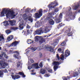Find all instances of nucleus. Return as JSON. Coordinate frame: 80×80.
I'll return each mask as SVG.
<instances>
[{
    "label": "nucleus",
    "mask_w": 80,
    "mask_h": 80,
    "mask_svg": "<svg viewBox=\"0 0 80 80\" xmlns=\"http://www.w3.org/2000/svg\"><path fill=\"white\" fill-rule=\"evenodd\" d=\"M12 9H8L4 8L2 12H1L0 16L4 17L5 14L6 18H9L10 17L14 18L15 17V12L13 10H12Z\"/></svg>",
    "instance_id": "f257e3e1"
},
{
    "label": "nucleus",
    "mask_w": 80,
    "mask_h": 80,
    "mask_svg": "<svg viewBox=\"0 0 80 80\" xmlns=\"http://www.w3.org/2000/svg\"><path fill=\"white\" fill-rule=\"evenodd\" d=\"M58 40L56 39L55 42L51 45V46H50L48 45H45L44 46V45H42V46L38 47L37 48V50H41L42 49H43V48H45L47 49L48 51L52 52H53V48H55V47L58 44Z\"/></svg>",
    "instance_id": "f03ea898"
},
{
    "label": "nucleus",
    "mask_w": 80,
    "mask_h": 80,
    "mask_svg": "<svg viewBox=\"0 0 80 80\" xmlns=\"http://www.w3.org/2000/svg\"><path fill=\"white\" fill-rule=\"evenodd\" d=\"M4 56V57L6 58H8V57L7 56L5 53H3L0 55V69H4L5 67H7L8 66V63L4 62L5 60L2 57Z\"/></svg>",
    "instance_id": "7ed1b4c3"
},
{
    "label": "nucleus",
    "mask_w": 80,
    "mask_h": 80,
    "mask_svg": "<svg viewBox=\"0 0 80 80\" xmlns=\"http://www.w3.org/2000/svg\"><path fill=\"white\" fill-rule=\"evenodd\" d=\"M50 28H51L50 26L45 25L43 26V28H42L36 31V34L40 35V34L43 33H47L50 31Z\"/></svg>",
    "instance_id": "20e7f679"
},
{
    "label": "nucleus",
    "mask_w": 80,
    "mask_h": 80,
    "mask_svg": "<svg viewBox=\"0 0 80 80\" xmlns=\"http://www.w3.org/2000/svg\"><path fill=\"white\" fill-rule=\"evenodd\" d=\"M59 11V10H58V8H56L55 10H54V12H52L50 13H48V15L49 16V17H50V18H51V17L52 18V19H55H55L57 18V15H56V16L55 17V18H54L53 17H52V16H53L54 15H55L56 13H57V12H58Z\"/></svg>",
    "instance_id": "39448f33"
},
{
    "label": "nucleus",
    "mask_w": 80,
    "mask_h": 80,
    "mask_svg": "<svg viewBox=\"0 0 80 80\" xmlns=\"http://www.w3.org/2000/svg\"><path fill=\"white\" fill-rule=\"evenodd\" d=\"M61 61H59L58 62L57 61H54L52 63V64L54 65L53 68L54 71H56L57 70V69H58V68H60V67L58 68V65H60V64H61Z\"/></svg>",
    "instance_id": "423d86ee"
},
{
    "label": "nucleus",
    "mask_w": 80,
    "mask_h": 80,
    "mask_svg": "<svg viewBox=\"0 0 80 80\" xmlns=\"http://www.w3.org/2000/svg\"><path fill=\"white\" fill-rule=\"evenodd\" d=\"M77 11L73 13H72L71 11L69 12L68 14V16L69 18L68 19V21H69V20H73V19H75V15L77 14Z\"/></svg>",
    "instance_id": "0eeeda50"
},
{
    "label": "nucleus",
    "mask_w": 80,
    "mask_h": 80,
    "mask_svg": "<svg viewBox=\"0 0 80 80\" xmlns=\"http://www.w3.org/2000/svg\"><path fill=\"white\" fill-rule=\"evenodd\" d=\"M23 18L24 20H25L26 22L27 21H30L31 22H33V19L31 16L29 17L27 14H24L22 15Z\"/></svg>",
    "instance_id": "6e6552de"
},
{
    "label": "nucleus",
    "mask_w": 80,
    "mask_h": 80,
    "mask_svg": "<svg viewBox=\"0 0 80 80\" xmlns=\"http://www.w3.org/2000/svg\"><path fill=\"white\" fill-rule=\"evenodd\" d=\"M58 2H57V1H54L48 6L49 10H52V8H54L55 7L58 6Z\"/></svg>",
    "instance_id": "1a4fd4ad"
},
{
    "label": "nucleus",
    "mask_w": 80,
    "mask_h": 80,
    "mask_svg": "<svg viewBox=\"0 0 80 80\" xmlns=\"http://www.w3.org/2000/svg\"><path fill=\"white\" fill-rule=\"evenodd\" d=\"M42 16V10L40 9L39 10V13L38 12L36 13L34 15L33 17L35 18H39Z\"/></svg>",
    "instance_id": "9d476101"
},
{
    "label": "nucleus",
    "mask_w": 80,
    "mask_h": 80,
    "mask_svg": "<svg viewBox=\"0 0 80 80\" xmlns=\"http://www.w3.org/2000/svg\"><path fill=\"white\" fill-rule=\"evenodd\" d=\"M39 40H40V41H39L40 43H43V42H45V40H44V39H42V36H40V37L36 36V37H35V42H38Z\"/></svg>",
    "instance_id": "9b49d317"
},
{
    "label": "nucleus",
    "mask_w": 80,
    "mask_h": 80,
    "mask_svg": "<svg viewBox=\"0 0 80 80\" xmlns=\"http://www.w3.org/2000/svg\"><path fill=\"white\" fill-rule=\"evenodd\" d=\"M63 15L62 13H61L59 14V16L58 18L56 19V22L57 23H60V22H62V20L61 19L62 18V16Z\"/></svg>",
    "instance_id": "f8f14e48"
},
{
    "label": "nucleus",
    "mask_w": 80,
    "mask_h": 80,
    "mask_svg": "<svg viewBox=\"0 0 80 80\" xmlns=\"http://www.w3.org/2000/svg\"><path fill=\"white\" fill-rule=\"evenodd\" d=\"M31 68H34V69H38V68H40V67L38 66V63H35L32 64L31 65Z\"/></svg>",
    "instance_id": "ddd939ff"
},
{
    "label": "nucleus",
    "mask_w": 80,
    "mask_h": 80,
    "mask_svg": "<svg viewBox=\"0 0 80 80\" xmlns=\"http://www.w3.org/2000/svg\"><path fill=\"white\" fill-rule=\"evenodd\" d=\"M28 65H30L32 64V63H34V60H33L32 59H30L29 58V57H28Z\"/></svg>",
    "instance_id": "4468645a"
},
{
    "label": "nucleus",
    "mask_w": 80,
    "mask_h": 80,
    "mask_svg": "<svg viewBox=\"0 0 80 80\" xmlns=\"http://www.w3.org/2000/svg\"><path fill=\"white\" fill-rule=\"evenodd\" d=\"M70 55V53L69 50H66L65 53V57H67L69 56Z\"/></svg>",
    "instance_id": "2eb2a0df"
},
{
    "label": "nucleus",
    "mask_w": 80,
    "mask_h": 80,
    "mask_svg": "<svg viewBox=\"0 0 80 80\" xmlns=\"http://www.w3.org/2000/svg\"><path fill=\"white\" fill-rule=\"evenodd\" d=\"M11 77L12 79L13 80H15L16 79H18L20 78V76L18 75H15V76L13 75H11Z\"/></svg>",
    "instance_id": "dca6fc26"
},
{
    "label": "nucleus",
    "mask_w": 80,
    "mask_h": 80,
    "mask_svg": "<svg viewBox=\"0 0 80 80\" xmlns=\"http://www.w3.org/2000/svg\"><path fill=\"white\" fill-rule=\"evenodd\" d=\"M19 27L20 30H23V23L22 22H21V23L19 24Z\"/></svg>",
    "instance_id": "f3484780"
},
{
    "label": "nucleus",
    "mask_w": 80,
    "mask_h": 80,
    "mask_svg": "<svg viewBox=\"0 0 80 80\" xmlns=\"http://www.w3.org/2000/svg\"><path fill=\"white\" fill-rule=\"evenodd\" d=\"M9 21L10 24L12 26H13V25H15V23H16L15 20H10Z\"/></svg>",
    "instance_id": "a211bd4d"
},
{
    "label": "nucleus",
    "mask_w": 80,
    "mask_h": 80,
    "mask_svg": "<svg viewBox=\"0 0 80 80\" xmlns=\"http://www.w3.org/2000/svg\"><path fill=\"white\" fill-rule=\"evenodd\" d=\"M40 73L41 74H42V75H44L45 74V73H46V70L45 69H41L40 71Z\"/></svg>",
    "instance_id": "6ab92c4d"
},
{
    "label": "nucleus",
    "mask_w": 80,
    "mask_h": 80,
    "mask_svg": "<svg viewBox=\"0 0 80 80\" xmlns=\"http://www.w3.org/2000/svg\"><path fill=\"white\" fill-rule=\"evenodd\" d=\"M19 43V42L18 41H15L13 42L11 44V46H17V45H18Z\"/></svg>",
    "instance_id": "aec40b11"
},
{
    "label": "nucleus",
    "mask_w": 80,
    "mask_h": 80,
    "mask_svg": "<svg viewBox=\"0 0 80 80\" xmlns=\"http://www.w3.org/2000/svg\"><path fill=\"white\" fill-rule=\"evenodd\" d=\"M8 22H9V21H5L3 22L4 26L5 27H7L8 25H9V23Z\"/></svg>",
    "instance_id": "412c9836"
},
{
    "label": "nucleus",
    "mask_w": 80,
    "mask_h": 80,
    "mask_svg": "<svg viewBox=\"0 0 80 80\" xmlns=\"http://www.w3.org/2000/svg\"><path fill=\"white\" fill-rule=\"evenodd\" d=\"M18 75H20L21 76H22L23 78H25L26 76L24 74V73L22 72H19L18 73H17Z\"/></svg>",
    "instance_id": "4be33fe9"
},
{
    "label": "nucleus",
    "mask_w": 80,
    "mask_h": 80,
    "mask_svg": "<svg viewBox=\"0 0 80 80\" xmlns=\"http://www.w3.org/2000/svg\"><path fill=\"white\" fill-rule=\"evenodd\" d=\"M13 36L12 35H11L9 36L8 38H7V40L8 41H10L11 40H12V39H13Z\"/></svg>",
    "instance_id": "5701e85b"
},
{
    "label": "nucleus",
    "mask_w": 80,
    "mask_h": 80,
    "mask_svg": "<svg viewBox=\"0 0 80 80\" xmlns=\"http://www.w3.org/2000/svg\"><path fill=\"white\" fill-rule=\"evenodd\" d=\"M17 67L18 68L19 67L20 68V69L22 68V67L21 66V62L19 61L18 62V64L17 65Z\"/></svg>",
    "instance_id": "b1692460"
},
{
    "label": "nucleus",
    "mask_w": 80,
    "mask_h": 80,
    "mask_svg": "<svg viewBox=\"0 0 80 80\" xmlns=\"http://www.w3.org/2000/svg\"><path fill=\"white\" fill-rule=\"evenodd\" d=\"M14 57H15L16 58H18V59H20V58H21V57L20 55L16 54L14 55Z\"/></svg>",
    "instance_id": "393cba45"
},
{
    "label": "nucleus",
    "mask_w": 80,
    "mask_h": 80,
    "mask_svg": "<svg viewBox=\"0 0 80 80\" xmlns=\"http://www.w3.org/2000/svg\"><path fill=\"white\" fill-rule=\"evenodd\" d=\"M27 42L28 44H31L32 43H33V41H32L31 39H28L27 41Z\"/></svg>",
    "instance_id": "a878e982"
},
{
    "label": "nucleus",
    "mask_w": 80,
    "mask_h": 80,
    "mask_svg": "<svg viewBox=\"0 0 80 80\" xmlns=\"http://www.w3.org/2000/svg\"><path fill=\"white\" fill-rule=\"evenodd\" d=\"M49 23L50 25H54V21L52 19H51L49 20Z\"/></svg>",
    "instance_id": "bb28decb"
},
{
    "label": "nucleus",
    "mask_w": 80,
    "mask_h": 80,
    "mask_svg": "<svg viewBox=\"0 0 80 80\" xmlns=\"http://www.w3.org/2000/svg\"><path fill=\"white\" fill-rule=\"evenodd\" d=\"M36 27H40V23L38 21H37L36 23L35 24Z\"/></svg>",
    "instance_id": "cd10ccee"
},
{
    "label": "nucleus",
    "mask_w": 80,
    "mask_h": 80,
    "mask_svg": "<svg viewBox=\"0 0 80 80\" xmlns=\"http://www.w3.org/2000/svg\"><path fill=\"white\" fill-rule=\"evenodd\" d=\"M2 40H4L3 35L0 34V41H2Z\"/></svg>",
    "instance_id": "c85d7f7f"
},
{
    "label": "nucleus",
    "mask_w": 80,
    "mask_h": 80,
    "mask_svg": "<svg viewBox=\"0 0 80 80\" xmlns=\"http://www.w3.org/2000/svg\"><path fill=\"white\" fill-rule=\"evenodd\" d=\"M78 76V73L77 72H75L73 74V76L74 77H77V76Z\"/></svg>",
    "instance_id": "c756f323"
},
{
    "label": "nucleus",
    "mask_w": 80,
    "mask_h": 80,
    "mask_svg": "<svg viewBox=\"0 0 80 80\" xmlns=\"http://www.w3.org/2000/svg\"><path fill=\"white\" fill-rule=\"evenodd\" d=\"M37 49V48L36 47L35 48H31V50L33 52H35V51H36Z\"/></svg>",
    "instance_id": "7c9ffc66"
},
{
    "label": "nucleus",
    "mask_w": 80,
    "mask_h": 80,
    "mask_svg": "<svg viewBox=\"0 0 80 80\" xmlns=\"http://www.w3.org/2000/svg\"><path fill=\"white\" fill-rule=\"evenodd\" d=\"M64 57L63 54H61L60 59L61 60H62V61H63V60H64Z\"/></svg>",
    "instance_id": "2f4dec72"
},
{
    "label": "nucleus",
    "mask_w": 80,
    "mask_h": 80,
    "mask_svg": "<svg viewBox=\"0 0 80 80\" xmlns=\"http://www.w3.org/2000/svg\"><path fill=\"white\" fill-rule=\"evenodd\" d=\"M5 32L7 34H10L11 33V31L10 30H6L5 31Z\"/></svg>",
    "instance_id": "473e14b6"
},
{
    "label": "nucleus",
    "mask_w": 80,
    "mask_h": 80,
    "mask_svg": "<svg viewBox=\"0 0 80 80\" xmlns=\"http://www.w3.org/2000/svg\"><path fill=\"white\" fill-rule=\"evenodd\" d=\"M50 74L48 73L46 74L44 76V77H50Z\"/></svg>",
    "instance_id": "72a5a7b5"
},
{
    "label": "nucleus",
    "mask_w": 80,
    "mask_h": 80,
    "mask_svg": "<svg viewBox=\"0 0 80 80\" xmlns=\"http://www.w3.org/2000/svg\"><path fill=\"white\" fill-rule=\"evenodd\" d=\"M3 73L2 71H0V77H3Z\"/></svg>",
    "instance_id": "f704fd0d"
},
{
    "label": "nucleus",
    "mask_w": 80,
    "mask_h": 80,
    "mask_svg": "<svg viewBox=\"0 0 80 80\" xmlns=\"http://www.w3.org/2000/svg\"><path fill=\"white\" fill-rule=\"evenodd\" d=\"M39 66L40 67H41V68H42L43 67V63L42 62H41L39 64Z\"/></svg>",
    "instance_id": "c9c22d12"
},
{
    "label": "nucleus",
    "mask_w": 80,
    "mask_h": 80,
    "mask_svg": "<svg viewBox=\"0 0 80 80\" xmlns=\"http://www.w3.org/2000/svg\"><path fill=\"white\" fill-rule=\"evenodd\" d=\"M27 32H28V34H30V33H32V30H27Z\"/></svg>",
    "instance_id": "e433bc0d"
},
{
    "label": "nucleus",
    "mask_w": 80,
    "mask_h": 80,
    "mask_svg": "<svg viewBox=\"0 0 80 80\" xmlns=\"http://www.w3.org/2000/svg\"><path fill=\"white\" fill-rule=\"evenodd\" d=\"M11 29L12 30H17L18 29V28L17 27L12 28Z\"/></svg>",
    "instance_id": "4c0bfd02"
},
{
    "label": "nucleus",
    "mask_w": 80,
    "mask_h": 80,
    "mask_svg": "<svg viewBox=\"0 0 80 80\" xmlns=\"http://www.w3.org/2000/svg\"><path fill=\"white\" fill-rule=\"evenodd\" d=\"M68 35L69 37H70V36H72V32H71L70 33H68Z\"/></svg>",
    "instance_id": "58836bf2"
},
{
    "label": "nucleus",
    "mask_w": 80,
    "mask_h": 80,
    "mask_svg": "<svg viewBox=\"0 0 80 80\" xmlns=\"http://www.w3.org/2000/svg\"><path fill=\"white\" fill-rule=\"evenodd\" d=\"M48 72H50V73H52V70L50 69H48Z\"/></svg>",
    "instance_id": "ea45409f"
},
{
    "label": "nucleus",
    "mask_w": 80,
    "mask_h": 80,
    "mask_svg": "<svg viewBox=\"0 0 80 80\" xmlns=\"http://www.w3.org/2000/svg\"><path fill=\"white\" fill-rule=\"evenodd\" d=\"M56 57L58 59V60H60V57H59V56L58 55V54H57Z\"/></svg>",
    "instance_id": "a19ab883"
},
{
    "label": "nucleus",
    "mask_w": 80,
    "mask_h": 80,
    "mask_svg": "<svg viewBox=\"0 0 80 80\" xmlns=\"http://www.w3.org/2000/svg\"><path fill=\"white\" fill-rule=\"evenodd\" d=\"M65 42H64L61 44V46H63L65 45Z\"/></svg>",
    "instance_id": "79ce46f5"
},
{
    "label": "nucleus",
    "mask_w": 80,
    "mask_h": 80,
    "mask_svg": "<svg viewBox=\"0 0 80 80\" xmlns=\"http://www.w3.org/2000/svg\"><path fill=\"white\" fill-rule=\"evenodd\" d=\"M26 28H30V26L29 25L27 24L26 26Z\"/></svg>",
    "instance_id": "37998d69"
},
{
    "label": "nucleus",
    "mask_w": 80,
    "mask_h": 80,
    "mask_svg": "<svg viewBox=\"0 0 80 80\" xmlns=\"http://www.w3.org/2000/svg\"><path fill=\"white\" fill-rule=\"evenodd\" d=\"M3 72H4V73H7L8 72L7 70V69H5L3 70Z\"/></svg>",
    "instance_id": "c03bdc74"
},
{
    "label": "nucleus",
    "mask_w": 80,
    "mask_h": 80,
    "mask_svg": "<svg viewBox=\"0 0 80 80\" xmlns=\"http://www.w3.org/2000/svg\"><path fill=\"white\" fill-rule=\"evenodd\" d=\"M12 45L9 44L7 45V47H8V48H9L10 47H12Z\"/></svg>",
    "instance_id": "a18cd8bd"
},
{
    "label": "nucleus",
    "mask_w": 80,
    "mask_h": 80,
    "mask_svg": "<svg viewBox=\"0 0 80 80\" xmlns=\"http://www.w3.org/2000/svg\"><path fill=\"white\" fill-rule=\"evenodd\" d=\"M30 50H29L28 51H27V52H26V53H25L26 55H27V54H28V53H29V52H30Z\"/></svg>",
    "instance_id": "49530a36"
},
{
    "label": "nucleus",
    "mask_w": 80,
    "mask_h": 80,
    "mask_svg": "<svg viewBox=\"0 0 80 80\" xmlns=\"http://www.w3.org/2000/svg\"><path fill=\"white\" fill-rule=\"evenodd\" d=\"M62 79L63 80H67V78H66L65 77H62Z\"/></svg>",
    "instance_id": "de8ad7c7"
},
{
    "label": "nucleus",
    "mask_w": 80,
    "mask_h": 80,
    "mask_svg": "<svg viewBox=\"0 0 80 80\" xmlns=\"http://www.w3.org/2000/svg\"><path fill=\"white\" fill-rule=\"evenodd\" d=\"M39 57H42V54L41 52H39Z\"/></svg>",
    "instance_id": "09e8293b"
},
{
    "label": "nucleus",
    "mask_w": 80,
    "mask_h": 80,
    "mask_svg": "<svg viewBox=\"0 0 80 80\" xmlns=\"http://www.w3.org/2000/svg\"><path fill=\"white\" fill-rule=\"evenodd\" d=\"M28 69L29 70H31V69L32 68V66H31V67L30 66H28Z\"/></svg>",
    "instance_id": "8fccbe9b"
},
{
    "label": "nucleus",
    "mask_w": 80,
    "mask_h": 80,
    "mask_svg": "<svg viewBox=\"0 0 80 80\" xmlns=\"http://www.w3.org/2000/svg\"><path fill=\"white\" fill-rule=\"evenodd\" d=\"M14 53H17V54H19V52H18V51H15Z\"/></svg>",
    "instance_id": "3c124183"
},
{
    "label": "nucleus",
    "mask_w": 80,
    "mask_h": 80,
    "mask_svg": "<svg viewBox=\"0 0 80 80\" xmlns=\"http://www.w3.org/2000/svg\"><path fill=\"white\" fill-rule=\"evenodd\" d=\"M32 11L33 12H35V11H36V9H33L32 10Z\"/></svg>",
    "instance_id": "603ef678"
},
{
    "label": "nucleus",
    "mask_w": 80,
    "mask_h": 80,
    "mask_svg": "<svg viewBox=\"0 0 80 80\" xmlns=\"http://www.w3.org/2000/svg\"><path fill=\"white\" fill-rule=\"evenodd\" d=\"M58 50L59 52H61V51H62V49H61L60 48H59L58 49Z\"/></svg>",
    "instance_id": "864d4df0"
},
{
    "label": "nucleus",
    "mask_w": 80,
    "mask_h": 80,
    "mask_svg": "<svg viewBox=\"0 0 80 80\" xmlns=\"http://www.w3.org/2000/svg\"><path fill=\"white\" fill-rule=\"evenodd\" d=\"M43 37H48V36H47V35H46V36H44L43 37V38L42 37V38H43Z\"/></svg>",
    "instance_id": "5fc2aeb1"
},
{
    "label": "nucleus",
    "mask_w": 80,
    "mask_h": 80,
    "mask_svg": "<svg viewBox=\"0 0 80 80\" xmlns=\"http://www.w3.org/2000/svg\"><path fill=\"white\" fill-rule=\"evenodd\" d=\"M31 75H35V74H36V73H35V72H32L31 73Z\"/></svg>",
    "instance_id": "6e6d98bb"
},
{
    "label": "nucleus",
    "mask_w": 80,
    "mask_h": 80,
    "mask_svg": "<svg viewBox=\"0 0 80 80\" xmlns=\"http://www.w3.org/2000/svg\"><path fill=\"white\" fill-rule=\"evenodd\" d=\"M9 62H12V59H10L9 60Z\"/></svg>",
    "instance_id": "4d7b16f0"
},
{
    "label": "nucleus",
    "mask_w": 80,
    "mask_h": 80,
    "mask_svg": "<svg viewBox=\"0 0 80 80\" xmlns=\"http://www.w3.org/2000/svg\"><path fill=\"white\" fill-rule=\"evenodd\" d=\"M11 74L12 75L13 74H14L13 72H11Z\"/></svg>",
    "instance_id": "13d9d810"
},
{
    "label": "nucleus",
    "mask_w": 80,
    "mask_h": 80,
    "mask_svg": "<svg viewBox=\"0 0 80 80\" xmlns=\"http://www.w3.org/2000/svg\"><path fill=\"white\" fill-rule=\"evenodd\" d=\"M67 78H68V79H70V76L69 77V76H68Z\"/></svg>",
    "instance_id": "bf43d9fd"
},
{
    "label": "nucleus",
    "mask_w": 80,
    "mask_h": 80,
    "mask_svg": "<svg viewBox=\"0 0 80 80\" xmlns=\"http://www.w3.org/2000/svg\"><path fill=\"white\" fill-rule=\"evenodd\" d=\"M48 62H50V59H48Z\"/></svg>",
    "instance_id": "052dcab7"
},
{
    "label": "nucleus",
    "mask_w": 80,
    "mask_h": 80,
    "mask_svg": "<svg viewBox=\"0 0 80 80\" xmlns=\"http://www.w3.org/2000/svg\"><path fill=\"white\" fill-rule=\"evenodd\" d=\"M78 13H80V10H78Z\"/></svg>",
    "instance_id": "680f3d73"
},
{
    "label": "nucleus",
    "mask_w": 80,
    "mask_h": 80,
    "mask_svg": "<svg viewBox=\"0 0 80 80\" xmlns=\"http://www.w3.org/2000/svg\"><path fill=\"white\" fill-rule=\"evenodd\" d=\"M70 10H71V8H70L69 10V11H70Z\"/></svg>",
    "instance_id": "e2e57ef3"
},
{
    "label": "nucleus",
    "mask_w": 80,
    "mask_h": 80,
    "mask_svg": "<svg viewBox=\"0 0 80 80\" xmlns=\"http://www.w3.org/2000/svg\"><path fill=\"white\" fill-rule=\"evenodd\" d=\"M24 32V31H22V33H23Z\"/></svg>",
    "instance_id": "0e129e2a"
},
{
    "label": "nucleus",
    "mask_w": 80,
    "mask_h": 80,
    "mask_svg": "<svg viewBox=\"0 0 80 80\" xmlns=\"http://www.w3.org/2000/svg\"><path fill=\"white\" fill-rule=\"evenodd\" d=\"M61 24H62V23H61V24H60V25H61V26H62V25H61Z\"/></svg>",
    "instance_id": "69168bd1"
},
{
    "label": "nucleus",
    "mask_w": 80,
    "mask_h": 80,
    "mask_svg": "<svg viewBox=\"0 0 80 80\" xmlns=\"http://www.w3.org/2000/svg\"><path fill=\"white\" fill-rule=\"evenodd\" d=\"M12 51H11V50H10V53H11V52H12Z\"/></svg>",
    "instance_id": "338daca9"
},
{
    "label": "nucleus",
    "mask_w": 80,
    "mask_h": 80,
    "mask_svg": "<svg viewBox=\"0 0 80 80\" xmlns=\"http://www.w3.org/2000/svg\"><path fill=\"white\" fill-rule=\"evenodd\" d=\"M1 49H2V48L1 47L0 48V50H1Z\"/></svg>",
    "instance_id": "774afa93"
}]
</instances>
